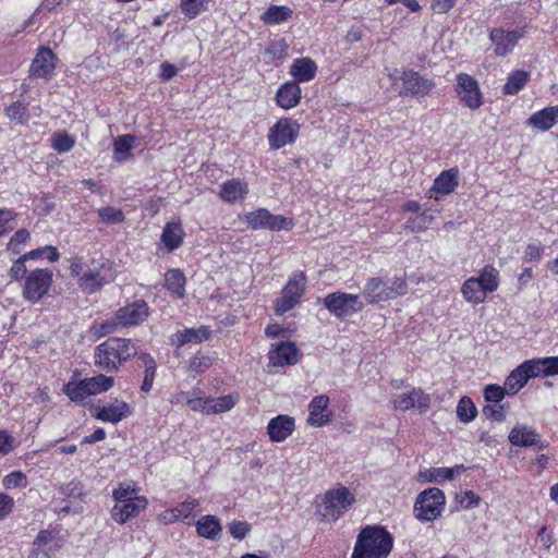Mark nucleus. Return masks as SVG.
<instances>
[{
    "label": "nucleus",
    "instance_id": "f257e3e1",
    "mask_svg": "<svg viewBox=\"0 0 558 558\" xmlns=\"http://www.w3.org/2000/svg\"><path fill=\"white\" fill-rule=\"evenodd\" d=\"M137 355V349L130 339L109 338L95 349V365L106 373L119 372L131 357Z\"/></svg>",
    "mask_w": 558,
    "mask_h": 558
},
{
    "label": "nucleus",
    "instance_id": "f03ea898",
    "mask_svg": "<svg viewBox=\"0 0 558 558\" xmlns=\"http://www.w3.org/2000/svg\"><path fill=\"white\" fill-rule=\"evenodd\" d=\"M393 546V537L381 525H367L361 530L351 558H387Z\"/></svg>",
    "mask_w": 558,
    "mask_h": 558
},
{
    "label": "nucleus",
    "instance_id": "7ed1b4c3",
    "mask_svg": "<svg viewBox=\"0 0 558 558\" xmlns=\"http://www.w3.org/2000/svg\"><path fill=\"white\" fill-rule=\"evenodd\" d=\"M70 272L77 278L78 286L86 292L93 293L110 280V267L102 258L84 264L82 258L70 259Z\"/></svg>",
    "mask_w": 558,
    "mask_h": 558
},
{
    "label": "nucleus",
    "instance_id": "20e7f679",
    "mask_svg": "<svg viewBox=\"0 0 558 558\" xmlns=\"http://www.w3.org/2000/svg\"><path fill=\"white\" fill-rule=\"evenodd\" d=\"M354 495L345 486L327 490L316 506V513L322 521L336 522L354 504Z\"/></svg>",
    "mask_w": 558,
    "mask_h": 558
},
{
    "label": "nucleus",
    "instance_id": "39448f33",
    "mask_svg": "<svg viewBox=\"0 0 558 558\" xmlns=\"http://www.w3.org/2000/svg\"><path fill=\"white\" fill-rule=\"evenodd\" d=\"M407 293V282L402 278H395L390 283L379 277L367 280L362 294L367 303L378 304Z\"/></svg>",
    "mask_w": 558,
    "mask_h": 558
},
{
    "label": "nucleus",
    "instance_id": "423d86ee",
    "mask_svg": "<svg viewBox=\"0 0 558 558\" xmlns=\"http://www.w3.org/2000/svg\"><path fill=\"white\" fill-rule=\"evenodd\" d=\"M445 505L446 496L444 492L437 487H430L417 495L413 512L418 521L433 522L441 517Z\"/></svg>",
    "mask_w": 558,
    "mask_h": 558
},
{
    "label": "nucleus",
    "instance_id": "0eeeda50",
    "mask_svg": "<svg viewBox=\"0 0 558 558\" xmlns=\"http://www.w3.org/2000/svg\"><path fill=\"white\" fill-rule=\"evenodd\" d=\"M325 307L337 318L343 319L364 308L360 295L345 292H332L323 299Z\"/></svg>",
    "mask_w": 558,
    "mask_h": 558
},
{
    "label": "nucleus",
    "instance_id": "6e6552de",
    "mask_svg": "<svg viewBox=\"0 0 558 558\" xmlns=\"http://www.w3.org/2000/svg\"><path fill=\"white\" fill-rule=\"evenodd\" d=\"M53 274L50 269L37 268L32 270L25 278L23 296L25 300L35 303L46 295L52 284Z\"/></svg>",
    "mask_w": 558,
    "mask_h": 558
},
{
    "label": "nucleus",
    "instance_id": "1a4fd4ad",
    "mask_svg": "<svg viewBox=\"0 0 558 558\" xmlns=\"http://www.w3.org/2000/svg\"><path fill=\"white\" fill-rule=\"evenodd\" d=\"M305 287V274L303 271L293 272L282 290V296L276 302V312L278 314H283L292 310L303 296Z\"/></svg>",
    "mask_w": 558,
    "mask_h": 558
},
{
    "label": "nucleus",
    "instance_id": "9d476101",
    "mask_svg": "<svg viewBox=\"0 0 558 558\" xmlns=\"http://www.w3.org/2000/svg\"><path fill=\"white\" fill-rule=\"evenodd\" d=\"M245 221L254 229H267L271 231L290 230L293 228V220L280 215H272L266 208H259L245 215Z\"/></svg>",
    "mask_w": 558,
    "mask_h": 558
},
{
    "label": "nucleus",
    "instance_id": "9b49d317",
    "mask_svg": "<svg viewBox=\"0 0 558 558\" xmlns=\"http://www.w3.org/2000/svg\"><path fill=\"white\" fill-rule=\"evenodd\" d=\"M399 81L401 83L399 96L401 97H425L435 88L433 80L414 70L403 71Z\"/></svg>",
    "mask_w": 558,
    "mask_h": 558
},
{
    "label": "nucleus",
    "instance_id": "f8f14e48",
    "mask_svg": "<svg viewBox=\"0 0 558 558\" xmlns=\"http://www.w3.org/2000/svg\"><path fill=\"white\" fill-rule=\"evenodd\" d=\"M457 95L465 107L476 110L483 105L477 81L466 73L457 75Z\"/></svg>",
    "mask_w": 558,
    "mask_h": 558
},
{
    "label": "nucleus",
    "instance_id": "ddd939ff",
    "mask_svg": "<svg viewBox=\"0 0 558 558\" xmlns=\"http://www.w3.org/2000/svg\"><path fill=\"white\" fill-rule=\"evenodd\" d=\"M300 125L289 118L280 119L269 131L268 141L272 149H279L295 142Z\"/></svg>",
    "mask_w": 558,
    "mask_h": 558
},
{
    "label": "nucleus",
    "instance_id": "4468645a",
    "mask_svg": "<svg viewBox=\"0 0 558 558\" xmlns=\"http://www.w3.org/2000/svg\"><path fill=\"white\" fill-rule=\"evenodd\" d=\"M508 440L511 445L517 447H532L535 446L539 450L548 447L546 440H542L541 435L535 428L526 424H517L509 433Z\"/></svg>",
    "mask_w": 558,
    "mask_h": 558
},
{
    "label": "nucleus",
    "instance_id": "2eb2a0df",
    "mask_svg": "<svg viewBox=\"0 0 558 558\" xmlns=\"http://www.w3.org/2000/svg\"><path fill=\"white\" fill-rule=\"evenodd\" d=\"M147 505L148 500L144 496L117 502L110 511L111 518L114 522L124 524L130 519L137 517L146 509Z\"/></svg>",
    "mask_w": 558,
    "mask_h": 558
},
{
    "label": "nucleus",
    "instance_id": "dca6fc26",
    "mask_svg": "<svg viewBox=\"0 0 558 558\" xmlns=\"http://www.w3.org/2000/svg\"><path fill=\"white\" fill-rule=\"evenodd\" d=\"M116 313L117 322L126 327L143 323L149 315V307L145 301L137 300L119 308Z\"/></svg>",
    "mask_w": 558,
    "mask_h": 558
},
{
    "label": "nucleus",
    "instance_id": "f3484780",
    "mask_svg": "<svg viewBox=\"0 0 558 558\" xmlns=\"http://www.w3.org/2000/svg\"><path fill=\"white\" fill-rule=\"evenodd\" d=\"M393 405L396 409L403 411L417 408L422 412H425L429 409L430 397L426 395L422 389H412L408 393L396 396L393 399Z\"/></svg>",
    "mask_w": 558,
    "mask_h": 558
},
{
    "label": "nucleus",
    "instance_id": "a211bd4d",
    "mask_svg": "<svg viewBox=\"0 0 558 558\" xmlns=\"http://www.w3.org/2000/svg\"><path fill=\"white\" fill-rule=\"evenodd\" d=\"M329 402V397L326 395H319L312 399V401L308 404V425L315 427H323L331 422L332 414L323 413L328 408Z\"/></svg>",
    "mask_w": 558,
    "mask_h": 558
},
{
    "label": "nucleus",
    "instance_id": "6ab92c4d",
    "mask_svg": "<svg viewBox=\"0 0 558 558\" xmlns=\"http://www.w3.org/2000/svg\"><path fill=\"white\" fill-rule=\"evenodd\" d=\"M295 428V421L289 415H278L271 418L267 425V434L271 441L281 442L286 440Z\"/></svg>",
    "mask_w": 558,
    "mask_h": 558
},
{
    "label": "nucleus",
    "instance_id": "aec40b11",
    "mask_svg": "<svg viewBox=\"0 0 558 558\" xmlns=\"http://www.w3.org/2000/svg\"><path fill=\"white\" fill-rule=\"evenodd\" d=\"M56 56L49 48H40L35 56L29 73L34 77L46 78L49 77L56 68L54 65Z\"/></svg>",
    "mask_w": 558,
    "mask_h": 558
},
{
    "label": "nucleus",
    "instance_id": "412c9836",
    "mask_svg": "<svg viewBox=\"0 0 558 558\" xmlns=\"http://www.w3.org/2000/svg\"><path fill=\"white\" fill-rule=\"evenodd\" d=\"M268 356L272 366L294 365L299 362V350L293 342H281L269 351Z\"/></svg>",
    "mask_w": 558,
    "mask_h": 558
},
{
    "label": "nucleus",
    "instance_id": "4be33fe9",
    "mask_svg": "<svg viewBox=\"0 0 558 558\" xmlns=\"http://www.w3.org/2000/svg\"><path fill=\"white\" fill-rule=\"evenodd\" d=\"M301 93L299 83L288 81L279 87L276 94L277 105L284 110L292 109L300 104Z\"/></svg>",
    "mask_w": 558,
    "mask_h": 558
},
{
    "label": "nucleus",
    "instance_id": "5701e85b",
    "mask_svg": "<svg viewBox=\"0 0 558 558\" xmlns=\"http://www.w3.org/2000/svg\"><path fill=\"white\" fill-rule=\"evenodd\" d=\"M130 414V405L124 401H118L116 403H110L98 408L94 416L102 422L118 424Z\"/></svg>",
    "mask_w": 558,
    "mask_h": 558
},
{
    "label": "nucleus",
    "instance_id": "b1692460",
    "mask_svg": "<svg viewBox=\"0 0 558 558\" xmlns=\"http://www.w3.org/2000/svg\"><path fill=\"white\" fill-rule=\"evenodd\" d=\"M520 36L517 32H505L502 29H494L490 33V40L495 45V53L504 57L511 52Z\"/></svg>",
    "mask_w": 558,
    "mask_h": 558
},
{
    "label": "nucleus",
    "instance_id": "393cba45",
    "mask_svg": "<svg viewBox=\"0 0 558 558\" xmlns=\"http://www.w3.org/2000/svg\"><path fill=\"white\" fill-rule=\"evenodd\" d=\"M527 123L539 131H548L558 123V105L534 112Z\"/></svg>",
    "mask_w": 558,
    "mask_h": 558
},
{
    "label": "nucleus",
    "instance_id": "a878e982",
    "mask_svg": "<svg viewBox=\"0 0 558 558\" xmlns=\"http://www.w3.org/2000/svg\"><path fill=\"white\" fill-rule=\"evenodd\" d=\"M317 73V65L311 58H298L290 66V74L296 83L310 82Z\"/></svg>",
    "mask_w": 558,
    "mask_h": 558
},
{
    "label": "nucleus",
    "instance_id": "bb28decb",
    "mask_svg": "<svg viewBox=\"0 0 558 558\" xmlns=\"http://www.w3.org/2000/svg\"><path fill=\"white\" fill-rule=\"evenodd\" d=\"M248 193L247 184L238 179L228 180L220 186L219 196L222 201L233 204L243 199Z\"/></svg>",
    "mask_w": 558,
    "mask_h": 558
},
{
    "label": "nucleus",
    "instance_id": "cd10ccee",
    "mask_svg": "<svg viewBox=\"0 0 558 558\" xmlns=\"http://www.w3.org/2000/svg\"><path fill=\"white\" fill-rule=\"evenodd\" d=\"M184 231L180 222H167L161 234V242L169 252H172L183 243Z\"/></svg>",
    "mask_w": 558,
    "mask_h": 558
},
{
    "label": "nucleus",
    "instance_id": "c85d7f7f",
    "mask_svg": "<svg viewBox=\"0 0 558 558\" xmlns=\"http://www.w3.org/2000/svg\"><path fill=\"white\" fill-rule=\"evenodd\" d=\"M54 535L51 531L43 530L35 537L32 546L33 558H50L54 548L51 543Z\"/></svg>",
    "mask_w": 558,
    "mask_h": 558
},
{
    "label": "nucleus",
    "instance_id": "c756f323",
    "mask_svg": "<svg viewBox=\"0 0 558 558\" xmlns=\"http://www.w3.org/2000/svg\"><path fill=\"white\" fill-rule=\"evenodd\" d=\"M461 293L466 302L474 305L483 303L487 295L475 277H471L463 282Z\"/></svg>",
    "mask_w": 558,
    "mask_h": 558
},
{
    "label": "nucleus",
    "instance_id": "7c9ffc66",
    "mask_svg": "<svg viewBox=\"0 0 558 558\" xmlns=\"http://www.w3.org/2000/svg\"><path fill=\"white\" fill-rule=\"evenodd\" d=\"M196 531L199 536L216 539L222 531L219 520L215 515H204L196 522Z\"/></svg>",
    "mask_w": 558,
    "mask_h": 558
},
{
    "label": "nucleus",
    "instance_id": "2f4dec72",
    "mask_svg": "<svg viewBox=\"0 0 558 558\" xmlns=\"http://www.w3.org/2000/svg\"><path fill=\"white\" fill-rule=\"evenodd\" d=\"M458 185V170L442 171L434 181L433 190L438 194H450Z\"/></svg>",
    "mask_w": 558,
    "mask_h": 558
},
{
    "label": "nucleus",
    "instance_id": "473e14b6",
    "mask_svg": "<svg viewBox=\"0 0 558 558\" xmlns=\"http://www.w3.org/2000/svg\"><path fill=\"white\" fill-rule=\"evenodd\" d=\"M292 10L286 5H270L260 16L266 25H276L289 21L292 17Z\"/></svg>",
    "mask_w": 558,
    "mask_h": 558
},
{
    "label": "nucleus",
    "instance_id": "72a5a7b5",
    "mask_svg": "<svg viewBox=\"0 0 558 558\" xmlns=\"http://www.w3.org/2000/svg\"><path fill=\"white\" fill-rule=\"evenodd\" d=\"M135 137L131 134L120 135L113 142V159L123 162L130 159Z\"/></svg>",
    "mask_w": 558,
    "mask_h": 558
},
{
    "label": "nucleus",
    "instance_id": "f704fd0d",
    "mask_svg": "<svg viewBox=\"0 0 558 558\" xmlns=\"http://www.w3.org/2000/svg\"><path fill=\"white\" fill-rule=\"evenodd\" d=\"M210 331L206 327H202L198 329L187 328L184 330H179L174 337L179 347H182L186 343H199L203 340L208 339Z\"/></svg>",
    "mask_w": 558,
    "mask_h": 558
},
{
    "label": "nucleus",
    "instance_id": "c9c22d12",
    "mask_svg": "<svg viewBox=\"0 0 558 558\" xmlns=\"http://www.w3.org/2000/svg\"><path fill=\"white\" fill-rule=\"evenodd\" d=\"M199 502L195 499L184 501L177 508L166 510L163 519L168 522L184 520L192 515L193 511L198 507Z\"/></svg>",
    "mask_w": 558,
    "mask_h": 558
},
{
    "label": "nucleus",
    "instance_id": "e433bc0d",
    "mask_svg": "<svg viewBox=\"0 0 558 558\" xmlns=\"http://www.w3.org/2000/svg\"><path fill=\"white\" fill-rule=\"evenodd\" d=\"M530 73L523 70L512 72L504 85L502 92L505 95L518 94L529 82Z\"/></svg>",
    "mask_w": 558,
    "mask_h": 558
},
{
    "label": "nucleus",
    "instance_id": "4c0bfd02",
    "mask_svg": "<svg viewBox=\"0 0 558 558\" xmlns=\"http://www.w3.org/2000/svg\"><path fill=\"white\" fill-rule=\"evenodd\" d=\"M475 279L478 280V283H481L486 293L494 292L499 287V272L490 265H486Z\"/></svg>",
    "mask_w": 558,
    "mask_h": 558
},
{
    "label": "nucleus",
    "instance_id": "58836bf2",
    "mask_svg": "<svg viewBox=\"0 0 558 558\" xmlns=\"http://www.w3.org/2000/svg\"><path fill=\"white\" fill-rule=\"evenodd\" d=\"M525 374L524 371H521V366H518L509 374L504 385L507 395L514 396L525 386L529 380Z\"/></svg>",
    "mask_w": 558,
    "mask_h": 558
},
{
    "label": "nucleus",
    "instance_id": "ea45409f",
    "mask_svg": "<svg viewBox=\"0 0 558 558\" xmlns=\"http://www.w3.org/2000/svg\"><path fill=\"white\" fill-rule=\"evenodd\" d=\"M166 288L182 298L185 292V277L179 269H170L165 276Z\"/></svg>",
    "mask_w": 558,
    "mask_h": 558
},
{
    "label": "nucleus",
    "instance_id": "a19ab883",
    "mask_svg": "<svg viewBox=\"0 0 558 558\" xmlns=\"http://www.w3.org/2000/svg\"><path fill=\"white\" fill-rule=\"evenodd\" d=\"M238 400V395H228L219 398H209L207 414H216L230 411L236 404Z\"/></svg>",
    "mask_w": 558,
    "mask_h": 558
},
{
    "label": "nucleus",
    "instance_id": "79ce46f5",
    "mask_svg": "<svg viewBox=\"0 0 558 558\" xmlns=\"http://www.w3.org/2000/svg\"><path fill=\"white\" fill-rule=\"evenodd\" d=\"M209 1L210 0H181L180 10L186 19L193 20L208 10Z\"/></svg>",
    "mask_w": 558,
    "mask_h": 558
},
{
    "label": "nucleus",
    "instance_id": "37998d69",
    "mask_svg": "<svg viewBox=\"0 0 558 558\" xmlns=\"http://www.w3.org/2000/svg\"><path fill=\"white\" fill-rule=\"evenodd\" d=\"M63 392L73 402H82L87 397L92 396L85 379H83L78 383H73V381L68 383L63 388Z\"/></svg>",
    "mask_w": 558,
    "mask_h": 558
},
{
    "label": "nucleus",
    "instance_id": "c03bdc74",
    "mask_svg": "<svg viewBox=\"0 0 558 558\" xmlns=\"http://www.w3.org/2000/svg\"><path fill=\"white\" fill-rule=\"evenodd\" d=\"M463 470V465H457L454 468H432L427 470L429 473L427 481L434 483H442L447 480H452L456 474H460Z\"/></svg>",
    "mask_w": 558,
    "mask_h": 558
},
{
    "label": "nucleus",
    "instance_id": "a18cd8bd",
    "mask_svg": "<svg viewBox=\"0 0 558 558\" xmlns=\"http://www.w3.org/2000/svg\"><path fill=\"white\" fill-rule=\"evenodd\" d=\"M477 415V409L469 397H462L457 405V416L462 423L472 422Z\"/></svg>",
    "mask_w": 558,
    "mask_h": 558
},
{
    "label": "nucleus",
    "instance_id": "49530a36",
    "mask_svg": "<svg viewBox=\"0 0 558 558\" xmlns=\"http://www.w3.org/2000/svg\"><path fill=\"white\" fill-rule=\"evenodd\" d=\"M90 395H97L104 391H108L112 388L114 379L111 376L99 374L97 376L85 378Z\"/></svg>",
    "mask_w": 558,
    "mask_h": 558
},
{
    "label": "nucleus",
    "instance_id": "de8ad7c7",
    "mask_svg": "<svg viewBox=\"0 0 558 558\" xmlns=\"http://www.w3.org/2000/svg\"><path fill=\"white\" fill-rule=\"evenodd\" d=\"M521 371H524L527 376V379L537 377V376H549L547 363H545L544 359L530 360L525 361L521 365Z\"/></svg>",
    "mask_w": 558,
    "mask_h": 558
},
{
    "label": "nucleus",
    "instance_id": "09e8293b",
    "mask_svg": "<svg viewBox=\"0 0 558 558\" xmlns=\"http://www.w3.org/2000/svg\"><path fill=\"white\" fill-rule=\"evenodd\" d=\"M137 492H138V488L136 487L134 482H132V481L123 482V483H120L118 485V487L113 489L112 497L117 504V502H121L124 500L138 498L140 496H137Z\"/></svg>",
    "mask_w": 558,
    "mask_h": 558
},
{
    "label": "nucleus",
    "instance_id": "8fccbe9b",
    "mask_svg": "<svg viewBox=\"0 0 558 558\" xmlns=\"http://www.w3.org/2000/svg\"><path fill=\"white\" fill-rule=\"evenodd\" d=\"M123 327L121 323L117 322V313L113 317L108 318L99 324H95L90 328V332L98 338L105 337L109 333L114 332L118 328Z\"/></svg>",
    "mask_w": 558,
    "mask_h": 558
},
{
    "label": "nucleus",
    "instance_id": "3c124183",
    "mask_svg": "<svg viewBox=\"0 0 558 558\" xmlns=\"http://www.w3.org/2000/svg\"><path fill=\"white\" fill-rule=\"evenodd\" d=\"M31 239V234L26 229L17 230L10 239L7 248L13 254H20L23 245H25Z\"/></svg>",
    "mask_w": 558,
    "mask_h": 558
},
{
    "label": "nucleus",
    "instance_id": "603ef678",
    "mask_svg": "<svg viewBox=\"0 0 558 558\" xmlns=\"http://www.w3.org/2000/svg\"><path fill=\"white\" fill-rule=\"evenodd\" d=\"M75 144V141L68 133H56L52 137V147L60 154L70 151Z\"/></svg>",
    "mask_w": 558,
    "mask_h": 558
},
{
    "label": "nucleus",
    "instance_id": "864d4df0",
    "mask_svg": "<svg viewBox=\"0 0 558 558\" xmlns=\"http://www.w3.org/2000/svg\"><path fill=\"white\" fill-rule=\"evenodd\" d=\"M483 415L494 422H504L506 420V405L500 403L486 404L482 409Z\"/></svg>",
    "mask_w": 558,
    "mask_h": 558
},
{
    "label": "nucleus",
    "instance_id": "5fc2aeb1",
    "mask_svg": "<svg viewBox=\"0 0 558 558\" xmlns=\"http://www.w3.org/2000/svg\"><path fill=\"white\" fill-rule=\"evenodd\" d=\"M98 215L106 223H120L124 221V214L121 209L106 206L98 209Z\"/></svg>",
    "mask_w": 558,
    "mask_h": 558
},
{
    "label": "nucleus",
    "instance_id": "6e6d98bb",
    "mask_svg": "<svg viewBox=\"0 0 558 558\" xmlns=\"http://www.w3.org/2000/svg\"><path fill=\"white\" fill-rule=\"evenodd\" d=\"M10 120L23 124L27 119V107L21 101H15L5 110Z\"/></svg>",
    "mask_w": 558,
    "mask_h": 558
},
{
    "label": "nucleus",
    "instance_id": "4d7b16f0",
    "mask_svg": "<svg viewBox=\"0 0 558 558\" xmlns=\"http://www.w3.org/2000/svg\"><path fill=\"white\" fill-rule=\"evenodd\" d=\"M505 395H507V390L505 387H500L498 385H487L484 388V398L487 402L494 403H500V401L505 398Z\"/></svg>",
    "mask_w": 558,
    "mask_h": 558
},
{
    "label": "nucleus",
    "instance_id": "13d9d810",
    "mask_svg": "<svg viewBox=\"0 0 558 558\" xmlns=\"http://www.w3.org/2000/svg\"><path fill=\"white\" fill-rule=\"evenodd\" d=\"M186 392H182V399L186 401L189 407L193 411H198L202 413L207 414L208 405H209V398H203V397H195V398H186Z\"/></svg>",
    "mask_w": 558,
    "mask_h": 558
},
{
    "label": "nucleus",
    "instance_id": "bf43d9fd",
    "mask_svg": "<svg viewBox=\"0 0 558 558\" xmlns=\"http://www.w3.org/2000/svg\"><path fill=\"white\" fill-rule=\"evenodd\" d=\"M211 366V359L207 355L196 354L190 361V369L195 373H203Z\"/></svg>",
    "mask_w": 558,
    "mask_h": 558
},
{
    "label": "nucleus",
    "instance_id": "052dcab7",
    "mask_svg": "<svg viewBox=\"0 0 558 558\" xmlns=\"http://www.w3.org/2000/svg\"><path fill=\"white\" fill-rule=\"evenodd\" d=\"M458 501L464 509L476 507L480 502V497L472 490H465L457 496Z\"/></svg>",
    "mask_w": 558,
    "mask_h": 558
},
{
    "label": "nucleus",
    "instance_id": "680f3d73",
    "mask_svg": "<svg viewBox=\"0 0 558 558\" xmlns=\"http://www.w3.org/2000/svg\"><path fill=\"white\" fill-rule=\"evenodd\" d=\"M230 534L236 539H243L250 532V524L244 521H233L229 524Z\"/></svg>",
    "mask_w": 558,
    "mask_h": 558
},
{
    "label": "nucleus",
    "instance_id": "e2e57ef3",
    "mask_svg": "<svg viewBox=\"0 0 558 558\" xmlns=\"http://www.w3.org/2000/svg\"><path fill=\"white\" fill-rule=\"evenodd\" d=\"M26 482V476L20 472V471H14L10 474H8L7 476H4L3 478V485L5 488H14V487H20V486H23Z\"/></svg>",
    "mask_w": 558,
    "mask_h": 558
},
{
    "label": "nucleus",
    "instance_id": "0e129e2a",
    "mask_svg": "<svg viewBox=\"0 0 558 558\" xmlns=\"http://www.w3.org/2000/svg\"><path fill=\"white\" fill-rule=\"evenodd\" d=\"M15 216V213L10 209H0V236L13 229L10 223L14 220Z\"/></svg>",
    "mask_w": 558,
    "mask_h": 558
},
{
    "label": "nucleus",
    "instance_id": "69168bd1",
    "mask_svg": "<svg viewBox=\"0 0 558 558\" xmlns=\"http://www.w3.org/2000/svg\"><path fill=\"white\" fill-rule=\"evenodd\" d=\"M289 46L284 40L271 43L266 49L267 54H271L278 59H283L288 56Z\"/></svg>",
    "mask_w": 558,
    "mask_h": 558
},
{
    "label": "nucleus",
    "instance_id": "338daca9",
    "mask_svg": "<svg viewBox=\"0 0 558 558\" xmlns=\"http://www.w3.org/2000/svg\"><path fill=\"white\" fill-rule=\"evenodd\" d=\"M25 259L21 256L17 258L10 268V277L14 280L23 278L26 274Z\"/></svg>",
    "mask_w": 558,
    "mask_h": 558
},
{
    "label": "nucleus",
    "instance_id": "774afa93",
    "mask_svg": "<svg viewBox=\"0 0 558 558\" xmlns=\"http://www.w3.org/2000/svg\"><path fill=\"white\" fill-rule=\"evenodd\" d=\"M13 498L0 493V519L7 517L13 509Z\"/></svg>",
    "mask_w": 558,
    "mask_h": 558
}]
</instances>
